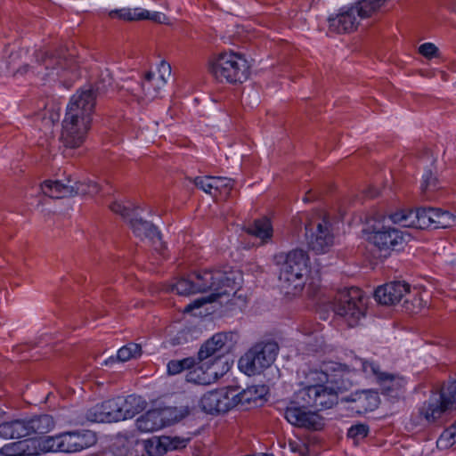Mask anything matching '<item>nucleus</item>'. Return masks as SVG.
I'll list each match as a JSON object with an SVG mask.
<instances>
[{
    "label": "nucleus",
    "mask_w": 456,
    "mask_h": 456,
    "mask_svg": "<svg viewBox=\"0 0 456 456\" xmlns=\"http://www.w3.org/2000/svg\"><path fill=\"white\" fill-rule=\"evenodd\" d=\"M107 92L102 82L74 94L67 106L62 120L60 141L66 149L79 148L90 129L96 98Z\"/></svg>",
    "instance_id": "nucleus-1"
},
{
    "label": "nucleus",
    "mask_w": 456,
    "mask_h": 456,
    "mask_svg": "<svg viewBox=\"0 0 456 456\" xmlns=\"http://www.w3.org/2000/svg\"><path fill=\"white\" fill-rule=\"evenodd\" d=\"M197 293H209L208 297L196 298L186 305L184 314L200 308L207 303H212L224 296H235L241 287L242 274L238 272H222L220 270H201L193 273Z\"/></svg>",
    "instance_id": "nucleus-2"
},
{
    "label": "nucleus",
    "mask_w": 456,
    "mask_h": 456,
    "mask_svg": "<svg viewBox=\"0 0 456 456\" xmlns=\"http://www.w3.org/2000/svg\"><path fill=\"white\" fill-rule=\"evenodd\" d=\"M372 362L373 360L355 356L350 365L337 362H323L321 369L311 370V379L328 382L339 393L347 391L359 382L362 375L364 376L362 363Z\"/></svg>",
    "instance_id": "nucleus-3"
},
{
    "label": "nucleus",
    "mask_w": 456,
    "mask_h": 456,
    "mask_svg": "<svg viewBox=\"0 0 456 456\" xmlns=\"http://www.w3.org/2000/svg\"><path fill=\"white\" fill-rule=\"evenodd\" d=\"M208 69L216 81L229 84L242 83L249 74L248 61L243 54L234 51H224L212 56Z\"/></svg>",
    "instance_id": "nucleus-4"
},
{
    "label": "nucleus",
    "mask_w": 456,
    "mask_h": 456,
    "mask_svg": "<svg viewBox=\"0 0 456 456\" xmlns=\"http://www.w3.org/2000/svg\"><path fill=\"white\" fill-rule=\"evenodd\" d=\"M309 261L307 252L300 248L290 250L285 255L279 280L286 294L295 296L302 291L310 269Z\"/></svg>",
    "instance_id": "nucleus-5"
},
{
    "label": "nucleus",
    "mask_w": 456,
    "mask_h": 456,
    "mask_svg": "<svg viewBox=\"0 0 456 456\" xmlns=\"http://www.w3.org/2000/svg\"><path fill=\"white\" fill-rule=\"evenodd\" d=\"M307 385L296 393L297 403L310 407L314 411L331 409L338 402L339 392L328 382L311 379V370L306 376Z\"/></svg>",
    "instance_id": "nucleus-6"
},
{
    "label": "nucleus",
    "mask_w": 456,
    "mask_h": 456,
    "mask_svg": "<svg viewBox=\"0 0 456 456\" xmlns=\"http://www.w3.org/2000/svg\"><path fill=\"white\" fill-rule=\"evenodd\" d=\"M278 352L276 342H258L240 358L239 368L248 376L259 374L273 363Z\"/></svg>",
    "instance_id": "nucleus-7"
},
{
    "label": "nucleus",
    "mask_w": 456,
    "mask_h": 456,
    "mask_svg": "<svg viewBox=\"0 0 456 456\" xmlns=\"http://www.w3.org/2000/svg\"><path fill=\"white\" fill-rule=\"evenodd\" d=\"M367 301L368 298L361 289L351 287L338 294L334 304V312L343 317L350 327H354L365 315Z\"/></svg>",
    "instance_id": "nucleus-8"
},
{
    "label": "nucleus",
    "mask_w": 456,
    "mask_h": 456,
    "mask_svg": "<svg viewBox=\"0 0 456 456\" xmlns=\"http://www.w3.org/2000/svg\"><path fill=\"white\" fill-rule=\"evenodd\" d=\"M305 240L308 247L317 254L327 252L334 241L330 216L323 215L318 220L305 224Z\"/></svg>",
    "instance_id": "nucleus-9"
},
{
    "label": "nucleus",
    "mask_w": 456,
    "mask_h": 456,
    "mask_svg": "<svg viewBox=\"0 0 456 456\" xmlns=\"http://www.w3.org/2000/svg\"><path fill=\"white\" fill-rule=\"evenodd\" d=\"M410 234L397 228L382 225L373 228L369 234V240L380 252L389 255L392 251L403 250L410 240Z\"/></svg>",
    "instance_id": "nucleus-10"
},
{
    "label": "nucleus",
    "mask_w": 456,
    "mask_h": 456,
    "mask_svg": "<svg viewBox=\"0 0 456 456\" xmlns=\"http://www.w3.org/2000/svg\"><path fill=\"white\" fill-rule=\"evenodd\" d=\"M363 374L367 379H374L380 386L382 394L390 397H398L404 390L406 380L398 374L382 371L378 362H362Z\"/></svg>",
    "instance_id": "nucleus-11"
},
{
    "label": "nucleus",
    "mask_w": 456,
    "mask_h": 456,
    "mask_svg": "<svg viewBox=\"0 0 456 456\" xmlns=\"http://www.w3.org/2000/svg\"><path fill=\"white\" fill-rule=\"evenodd\" d=\"M392 223L403 227L427 229L432 227L431 208L417 209H401L389 215Z\"/></svg>",
    "instance_id": "nucleus-12"
},
{
    "label": "nucleus",
    "mask_w": 456,
    "mask_h": 456,
    "mask_svg": "<svg viewBox=\"0 0 456 456\" xmlns=\"http://www.w3.org/2000/svg\"><path fill=\"white\" fill-rule=\"evenodd\" d=\"M310 407L297 403V399L290 402L284 411L285 419L293 426L318 429L322 423L320 416L312 411Z\"/></svg>",
    "instance_id": "nucleus-13"
},
{
    "label": "nucleus",
    "mask_w": 456,
    "mask_h": 456,
    "mask_svg": "<svg viewBox=\"0 0 456 456\" xmlns=\"http://www.w3.org/2000/svg\"><path fill=\"white\" fill-rule=\"evenodd\" d=\"M230 393V387L208 391L201 396L200 406L204 412L209 414L226 412L234 408V401Z\"/></svg>",
    "instance_id": "nucleus-14"
},
{
    "label": "nucleus",
    "mask_w": 456,
    "mask_h": 456,
    "mask_svg": "<svg viewBox=\"0 0 456 456\" xmlns=\"http://www.w3.org/2000/svg\"><path fill=\"white\" fill-rule=\"evenodd\" d=\"M228 370L229 366L227 364L219 368L208 362L199 361V363H195L193 368L186 373L185 379L194 384L208 385L223 377Z\"/></svg>",
    "instance_id": "nucleus-15"
},
{
    "label": "nucleus",
    "mask_w": 456,
    "mask_h": 456,
    "mask_svg": "<svg viewBox=\"0 0 456 456\" xmlns=\"http://www.w3.org/2000/svg\"><path fill=\"white\" fill-rule=\"evenodd\" d=\"M129 223L135 237L147 240L159 252L166 248L160 232L152 223L138 217H131Z\"/></svg>",
    "instance_id": "nucleus-16"
},
{
    "label": "nucleus",
    "mask_w": 456,
    "mask_h": 456,
    "mask_svg": "<svg viewBox=\"0 0 456 456\" xmlns=\"http://www.w3.org/2000/svg\"><path fill=\"white\" fill-rule=\"evenodd\" d=\"M359 19L355 14V10L349 7H342L338 13L330 15L328 18V33L346 34L354 31L359 25Z\"/></svg>",
    "instance_id": "nucleus-17"
},
{
    "label": "nucleus",
    "mask_w": 456,
    "mask_h": 456,
    "mask_svg": "<svg viewBox=\"0 0 456 456\" xmlns=\"http://www.w3.org/2000/svg\"><path fill=\"white\" fill-rule=\"evenodd\" d=\"M61 447L63 452H77L86 449L96 443V436L90 430H76L64 432Z\"/></svg>",
    "instance_id": "nucleus-18"
},
{
    "label": "nucleus",
    "mask_w": 456,
    "mask_h": 456,
    "mask_svg": "<svg viewBox=\"0 0 456 456\" xmlns=\"http://www.w3.org/2000/svg\"><path fill=\"white\" fill-rule=\"evenodd\" d=\"M170 74L171 64L164 60L160 61L158 67V76L151 71L146 72L142 82V89L145 96L149 98L157 97L159 88L167 84Z\"/></svg>",
    "instance_id": "nucleus-19"
},
{
    "label": "nucleus",
    "mask_w": 456,
    "mask_h": 456,
    "mask_svg": "<svg viewBox=\"0 0 456 456\" xmlns=\"http://www.w3.org/2000/svg\"><path fill=\"white\" fill-rule=\"evenodd\" d=\"M170 421L168 409L158 408L149 410L141 415L136 419L135 425L139 431L150 433L169 426Z\"/></svg>",
    "instance_id": "nucleus-20"
},
{
    "label": "nucleus",
    "mask_w": 456,
    "mask_h": 456,
    "mask_svg": "<svg viewBox=\"0 0 456 456\" xmlns=\"http://www.w3.org/2000/svg\"><path fill=\"white\" fill-rule=\"evenodd\" d=\"M410 289L411 285L405 281H391L378 287L374 297L379 304L391 305L400 302Z\"/></svg>",
    "instance_id": "nucleus-21"
},
{
    "label": "nucleus",
    "mask_w": 456,
    "mask_h": 456,
    "mask_svg": "<svg viewBox=\"0 0 456 456\" xmlns=\"http://www.w3.org/2000/svg\"><path fill=\"white\" fill-rule=\"evenodd\" d=\"M230 387V395L232 400L234 401V407L239 404H256L258 401L263 400L268 394V387L265 385H252L240 391L236 387Z\"/></svg>",
    "instance_id": "nucleus-22"
},
{
    "label": "nucleus",
    "mask_w": 456,
    "mask_h": 456,
    "mask_svg": "<svg viewBox=\"0 0 456 456\" xmlns=\"http://www.w3.org/2000/svg\"><path fill=\"white\" fill-rule=\"evenodd\" d=\"M353 405L351 409L358 414H364L372 411L378 408L379 404V394L372 390H362L352 394L348 398Z\"/></svg>",
    "instance_id": "nucleus-23"
},
{
    "label": "nucleus",
    "mask_w": 456,
    "mask_h": 456,
    "mask_svg": "<svg viewBox=\"0 0 456 456\" xmlns=\"http://www.w3.org/2000/svg\"><path fill=\"white\" fill-rule=\"evenodd\" d=\"M448 410H450L449 407L439 395L438 398H429L425 401L419 408V412L428 422L432 423L440 419Z\"/></svg>",
    "instance_id": "nucleus-24"
},
{
    "label": "nucleus",
    "mask_w": 456,
    "mask_h": 456,
    "mask_svg": "<svg viewBox=\"0 0 456 456\" xmlns=\"http://www.w3.org/2000/svg\"><path fill=\"white\" fill-rule=\"evenodd\" d=\"M119 403L122 420L134 418L145 410L147 406L145 399L136 395H129L126 397L119 396Z\"/></svg>",
    "instance_id": "nucleus-25"
},
{
    "label": "nucleus",
    "mask_w": 456,
    "mask_h": 456,
    "mask_svg": "<svg viewBox=\"0 0 456 456\" xmlns=\"http://www.w3.org/2000/svg\"><path fill=\"white\" fill-rule=\"evenodd\" d=\"M27 419H12L0 423V437L4 439H20L29 436Z\"/></svg>",
    "instance_id": "nucleus-26"
},
{
    "label": "nucleus",
    "mask_w": 456,
    "mask_h": 456,
    "mask_svg": "<svg viewBox=\"0 0 456 456\" xmlns=\"http://www.w3.org/2000/svg\"><path fill=\"white\" fill-rule=\"evenodd\" d=\"M29 436L40 437L49 433L54 428V420L51 415L42 414L27 419Z\"/></svg>",
    "instance_id": "nucleus-27"
},
{
    "label": "nucleus",
    "mask_w": 456,
    "mask_h": 456,
    "mask_svg": "<svg viewBox=\"0 0 456 456\" xmlns=\"http://www.w3.org/2000/svg\"><path fill=\"white\" fill-rule=\"evenodd\" d=\"M111 19H119L125 21H134L143 20H156L157 13H151L142 8H122L112 10L109 12Z\"/></svg>",
    "instance_id": "nucleus-28"
},
{
    "label": "nucleus",
    "mask_w": 456,
    "mask_h": 456,
    "mask_svg": "<svg viewBox=\"0 0 456 456\" xmlns=\"http://www.w3.org/2000/svg\"><path fill=\"white\" fill-rule=\"evenodd\" d=\"M237 337V334L234 332L216 333L206 341V347L216 346L223 357H224V354L232 349L236 343Z\"/></svg>",
    "instance_id": "nucleus-29"
},
{
    "label": "nucleus",
    "mask_w": 456,
    "mask_h": 456,
    "mask_svg": "<svg viewBox=\"0 0 456 456\" xmlns=\"http://www.w3.org/2000/svg\"><path fill=\"white\" fill-rule=\"evenodd\" d=\"M145 455L162 456L167 452L171 446V436H152L143 441Z\"/></svg>",
    "instance_id": "nucleus-30"
},
{
    "label": "nucleus",
    "mask_w": 456,
    "mask_h": 456,
    "mask_svg": "<svg viewBox=\"0 0 456 456\" xmlns=\"http://www.w3.org/2000/svg\"><path fill=\"white\" fill-rule=\"evenodd\" d=\"M175 405H173V422L180 421L190 414L194 405L191 395L183 393L175 395Z\"/></svg>",
    "instance_id": "nucleus-31"
},
{
    "label": "nucleus",
    "mask_w": 456,
    "mask_h": 456,
    "mask_svg": "<svg viewBox=\"0 0 456 456\" xmlns=\"http://www.w3.org/2000/svg\"><path fill=\"white\" fill-rule=\"evenodd\" d=\"M41 188L45 195L55 199L71 197L73 191L71 185L64 184L60 181L46 180L42 183Z\"/></svg>",
    "instance_id": "nucleus-32"
},
{
    "label": "nucleus",
    "mask_w": 456,
    "mask_h": 456,
    "mask_svg": "<svg viewBox=\"0 0 456 456\" xmlns=\"http://www.w3.org/2000/svg\"><path fill=\"white\" fill-rule=\"evenodd\" d=\"M36 57L37 62L43 65L46 70L66 69L67 67V60L60 54L55 55L52 53L38 51Z\"/></svg>",
    "instance_id": "nucleus-33"
},
{
    "label": "nucleus",
    "mask_w": 456,
    "mask_h": 456,
    "mask_svg": "<svg viewBox=\"0 0 456 456\" xmlns=\"http://www.w3.org/2000/svg\"><path fill=\"white\" fill-rule=\"evenodd\" d=\"M387 1V0H361L354 5H351V7L355 10V14L360 20L361 19L369 18L377 12Z\"/></svg>",
    "instance_id": "nucleus-34"
},
{
    "label": "nucleus",
    "mask_w": 456,
    "mask_h": 456,
    "mask_svg": "<svg viewBox=\"0 0 456 456\" xmlns=\"http://www.w3.org/2000/svg\"><path fill=\"white\" fill-rule=\"evenodd\" d=\"M198 360L208 362L219 368L224 367V364L229 366L228 362L224 360V357H223L216 346H207L206 348V342L200 346L198 352Z\"/></svg>",
    "instance_id": "nucleus-35"
},
{
    "label": "nucleus",
    "mask_w": 456,
    "mask_h": 456,
    "mask_svg": "<svg viewBox=\"0 0 456 456\" xmlns=\"http://www.w3.org/2000/svg\"><path fill=\"white\" fill-rule=\"evenodd\" d=\"M432 227L434 229L447 228L455 224L456 217L449 211L431 208Z\"/></svg>",
    "instance_id": "nucleus-36"
},
{
    "label": "nucleus",
    "mask_w": 456,
    "mask_h": 456,
    "mask_svg": "<svg viewBox=\"0 0 456 456\" xmlns=\"http://www.w3.org/2000/svg\"><path fill=\"white\" fill-rule=\"evenodd\" d=\"M248 232L263 240L271 239L273 236V226L269 219L261 218L254 221L253 224L248 228Z\"/></svg>",
    "instance_id": "nucleus-37"
},
{
    "label": "nucleus",
    "mask_w": 456,
    "mask_h": 456,
    "mask_svg": "<svg viewBox=\"0 0 456 456\" xmlns=\"http://www.w3.org/2000/svg\"><path fill=\"white\" fill-rule=\"evenodd\" d=\"M73 189L72 196H95L101 190L100 185L92 180L78 181L71 185Z\"/></svg>",
    "instance_id": "nucleus-38"
},
{
    "label": "nucleus",
    "mask_w": 456,
    "mask_h": 456,
    "mask_svg": "<svg viewBox=\"0 0 456 456\" xmlns=\"http://www.w3.org/2000/svg\"><path fill=\"white\" fill-rule=\"evenodd\" d=\"M213 197H226L233 188V180L223 176H211Z\"/></svg>",
    "instance_id": "nucleus-39"
},
{
    "label": "nucleus",
    "mask_w": 456,
    "mask_h": 456,
    "mask_svg": "<svg viewBox=\"0 0 456 456\" xmlns=\"http://www.w3.org/2000/svg\"><path fill=\"white\" fill-rule=\"evenodd\" d=\"M174 290H175L176 293L181 296L196 294L197 291L193 274L186 278H179L175 281V282H173V291Z\"/></svg>",
    "instance_id": "nucleus-40"
},
{
    "label": "nucleus",
    "mask_w": 456,
    "mask_h": 456,
    "mask_svg": "<svg viewBox=\"0 0 456 456\" xmlns=\"http://www.w3.org/2000/svg\"><path fill=\"white\" fill-rule=\"evenodd\" d=\"M102 410L108 417V422L122 420L119 396L106 400L102 402Z\"/></svg>",
    "instance_id": "nucleus-41"
},
{
    "label": "nucleus",
    "mask_w": 456,
    "mask_h": 456,
    "mask_svg": "<svg viewBox=\"0 0 456 456\" xmlns=\"http://www.w3.org/2000/svg\"><path fill=\"white\" fill-rule=\"evenodd\" d=\"M414 290L415 292L410 295L411 298H407L403 304L405 310L410 314H417L427 306V301L423 299L422 293L419 290Z\"/></svg>",
    "instance_id": "nucleus-42"
},
{
    "label": "nucleus",
    "mask_w": 456,
    "mask_h": 456,
    "mask_svg": "<svg viewBox=\"0 0 456 456\" xmlns=\"http://www.w3.org/2000/svg\"><path fill=\"white\" fill-rule=\"evenodd\" d=\"M142 354V347L139 344L128 343L122 346L117 353V359L120 362H126Z\"/></svg>",
    "instance_id": "nucleus-43"
},
{
    "label": "nucleus",
    "mask_w": 456,
    "mask_h": 456,
    "mask_svg": "<svg viewBox=\"0 0 456 456\" xmlns=\"http://www.w3.org/2000/svg\"><path fill=\"white\" fill-rule=\"evenodd\" d=\"M456 444V426L452 425L444 429L436 441L439 449H448Z\"/></svg>",
    "instance_id": "nucleus-44"
},
{
    "label": "nucleus",
    "mask_w": 456,
    "mask_h": 456,
    "mask_svg": "<svg viewBox=\"0 0 456 456\" xmlns=\"http://www.w3.org/2000/svg\"><path fill=\"white\" fill-rule=\"evenodd\" d=\"M441 398L444 399L450 410L456 408V380L450 381L442 390Z\"/></svg>",
    "instance_id": "nucleus-45"
},
{
    "label": "nucleus",
    "mask_w": 456,
    "mask_h": 456,
    "mask_svg": "<svg viewBox=\"0 0 456 456\" xmlns=\"http://www.w3.org/2000/svg\"><path fill=\"white\" fill-rule=\"evenodd\" d=\"M438 188V179L431 170H426L422 175L420 189L423 193Z\"/></svg>",
    "instance_id": "nucleus-46"
},
{
    "label": "nucleus",
    "mask_w": 456,
    "mask_h": 456,
    "mask_svg": "<svg viewBox=\"0 0 456 456\" xmlns=\"http://www.w3.org/2000/svg\"><path fill=\"white\" fill-rule=\"evenodd\" d=\"M62 440V434L54 436H45L42 441L43 450L47 452H61V442Z\"/></svg>",
    "instance_id": "nucleus-47"
},
{
    "label": "nucleus",
    "mask_w": 456,
    "mask_h": 456,
    "mask_svg": "<svg viewBox=\"0 0 456 456\" xmlns=\"http://www.w3.org/2000/svg\"><path fill=\"white\" fill-rule=\"evenodd\" d=\"M86 419L91 422H108V417L102 410V404H96L86 412Z\"/></svg>",
    "instance_id": "nucleus-48"
},
{
    "label": "nucleus",
    "mask_w": 456,
    "mask_h": 456,
    "mask_svg": "<svg viewBox=\"0 0 456 456\" xmlns=\"http://www.w3.org/2000/svg\"><path fill=\"white\" fill-rule=\"evenodd\" d=\"M28 438L23 439L22 454L23 456H38L40 444L35 437L28 436Z\"/></svg>",
    "instance_id": "nucleus-49"
},
{
    "label": "nucleus",
    "mask_w": 456,
    "mask_h": 456,
    "mask_svg": "<svg viewBox=\"0 0 456 456\" xmlns=\"http://www.w3.org/2000/svg\"><path fill=\"white\" fill-rule=\"evenodd\" d=\"M370 428L367 424L359 423L353 425L347 430V436L354 440L363 439L369 434Z\"/></svg>",
    "instance_id": "nucleus-50"
},
{
    "label": "nucleus",
    "mask_w": 456,
    "mask_h": 456,
    "mask_svg": "<svg viewBox=\"0 0 456 456\" xmlns=\"http://www.w3.org/2000/svg\"><path fill=\"white\" fill-rule=\"evenodd\" d=\"M23 444L22 440L7 444L0 449V452L4 456H23Z\"/></svg>",
    "instance_id": "nucleus-51"
},
{
    "label": "nucleus",
    "mask_w": 456,
    "mask_h": 456,
    "mask_svg": "<svg viewBox=\"0 0 456 456\" xmlns=\"http://www.w3.org/2000/svg\"><path fill=\"white\" fill-rule=\"evenodd\" d=\"M195 359L193 357H187L179 361H173V375L180 373L185 370L190 371L195 365Z\"/></svg>",
    "instance_id": "nucleus-52"
},
{
    "label": "nucleus",
    "mask_w": 456,
    "mask_h": 456,
    "mask_svg": "<svg viewBox=\"0 0 456 456\" xmlns=\"http://www.w3.org/2000/svg\"><path fill=\"white\" fill-rule=\"evenodd\" d=\"M194 184L197 188L213 196L211 176H197L194 179Z\"/></svg>",
    "instance_id": "nucleus-53"
},
{
    "label": "nucleus",
    "mask_w": 456,
    "mask_h": 456,
    "mask_svg": "<svg viewBox=\"0 0 456 456\" xmlns=\"http://www.w3.org/2000/svg\"><path fill=\"white\" fill-rule=\"evenodd\" d=\"M419 53L428 59H432L437 56L438 48L433 43H424L419 46Z\"/></svg>",
    "instance_id": "nucleus-54"
},
{
    "label": "nucleus",
    "mask_w": 456,
    "mask_h": 456,
    "mask_svg": "<svg viewBox=\"0 0 456 456\" xmlns=\"http://www.w3.org/2000/svg\"><path fill=\"white\" fill-rule=\"evenodd\" d=\"M110 208L112 212L120 215L123 218H131L132 209L128 207L124 206L120 202H113Z\"/></svg>",
    "instance_id": "nucleus-55"
},
{
    "label": "nucleus",
    "mask_w": 456,
    "mask_h": 456,
    "mask_svg": "<svg viewBox=\"0 0 456 456\" xmlns=\"http://www.w3.org/2000/svg\"><path fill=\"white\" fill-rule=\"evenodd\" d=\"M191 441V437L173 436V450H180L185 448Z\"/></svg>",
    "instance_id": "nucleus-56"
},
{
    "label": "nucleus",
    "mask_w": 456,
    "mask_h": 456,
    "mask_svg": "<svg viewBox=\"0 0 456 456\" xmlns=\"http://www.w3.org/2000/svg\"><path fill=\"white\" fill-rule=\"evenodd\" d=\"M28 69H29V65H24L18 69V72L24 74V73H27L28 71Z\"/></svg>",
    "instance_id": "nucleus-57"
},
{
    "label": "nucleus",
    "mask_w": 456,
    "mask_h": 456,
    "mask_svg": "<svg viewBox=\"0 0 456 456\" xmlns=\"http://www.w3.org/2000/svg\"><path fill=\"white\" fill-rule=\"evenodd\" d=\"M116 361H117V359H115L113 356H111V357H110L109 359H107V360L104 362V363H105L106 365H108V364H111V363L116 362Z\"/></svg>",
    "instance_id": "nucleus-58"
},
{
    "label": "nucleus",
    "mask_w": 456,
    "mask_h": 456,
    "mask_svg": "<svg viewBox=\"0 0 456 456\" xmlns=\"http://www.w3.org/2000/svg\"><path fill=\"white\" fill-rule=\"evenodd\" d=\"M171 370H172V367H171V361L168 362L167 363V374H171Z\"/></svg>",
    "instance_id": "nucleus-59"
},
{
    "label": "nucleus",
    "mask_w": 456,
    "mask_h": 456,
    "mask_svg": "<svg viewBox=\"0 0 456 456\" xmlns=\"http://www.w3.org/2000/svg\"><path fill=\"white\" fill-rule=\"evenodd\" d=\"M309 200H311V192L310 191H308L306 193V195L304 197V201L306 202V201H309Z\"/></svg>",
    "instance_id": "nucleus-60"
},
{
    "label": "nucleus",
    "mask_w": 456,
    "mask_h": 456,
    "mask_svg": "<svg viewBox=\"0 0 456 456\" xmlns=\"http://www.w3.org/2000/svg\"><path fill=\"white\" fill-rule=\"evenodd\" d=\"M5 414V411L0 407V417Z\"/></svg>",
    "instance_id": "nucleus-61"
},
{
    "label": "nucleus",
    "mask_w": 456,
    "mask_h": 456,
    "mask_svg": "<svg viewBox=\"0 0 456 456\" xmlns=\"http://www.w3.org/2000/svg\"><path fill=\"white\" fill-rule=\"evenodd\" d=\"M260 456H273V454H268V453H264V454H262Z\"/></svg>",
    "instance_id": "nucleus-62"
}]
</instances>
